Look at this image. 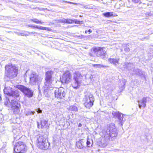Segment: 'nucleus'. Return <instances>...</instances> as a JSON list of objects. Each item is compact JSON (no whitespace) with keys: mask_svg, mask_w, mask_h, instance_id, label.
<instances>
[{"mask_svg":"<svg viewBox=\"0 0 153 153\" xmlns=\"http://www.w3.org/2000/svg\"><path fill=\"white\" fill-rule=\"evenodd\" d=\"M92 66L94 67H103V66L102 65H101L100 64H92Z\"/></svg>","mask_w":153,"mask_h":153,"instance_id":"24","label":"nucleus"},{"mask_svg":"<svg viewBox=\"0 0 153 153\" xmlns=\"http://www.w3.org/2000/svg\"><path fill=\"white\" fill-rule=\"evenodd\" d=\"M111 127V125H109L108 126V129H109Z\"/></svg>","mask_w":153,"mask_h":153,"instance_id":"31","label":"nucleus"},{"mask_svg":"<svg viewBox=\"0 0 153 153\" xmlns=\"http://www.w3.org/2000/svg\"><path fill=\"white\" fill-rule=\"evenodd\" d=\"M83 105L85 107L88 109H90L94 105V98L92 94H88L85 96L83 99Z\"/></svg>","mask_w":153,"mask_h":153,"instance_id":"5","label":"nucleus"},{"mask_svg":"<svg viewBox=\"0 0 153 153\" xmlns=\"http://www.w3.org/2000/svg\"><path fill=\"white\" fill-rule=\"evenodd\" d=\"M108 61L111 63L114 64H116L117 63H118V60L114 58H109L108 59Z\"/></svg>","mask_w":153,"mask_h":153,"instance_id":"21","label":"nucleus"},{"mask_svg":"<svg viewBox=\"0 0 153 153\" xmlns=\"http://www.w3.org/2000/svg\"><path fill=\"white\" fill-rule=\"evenodd\" d=\"M27 146L23 141H19L17 142L13 146L14 153H26L27 151Z\"/></svg>","mask_w":153,"mask_h":153,"instance_id":"1","label":"nucleus"},{"mask_svg":"<svg viewBox=\"0 0 153 153\" xmlns=\"http://www.w3.org/2000/svg\"><path fill=\"white\" fill-rule=\"evenodd\" d=\"M104 47H94L91 49V53H89L91 56H93V53L96 54L97 57H101L102 59L105 58L107 54L106 51L104 50Z\"/></svg>","mask_w":153,"mask_h":153,"instance_id":"3","label":"nucleus"},{"mask_svg":"<svg viewBox=\"0 0 153 153\" xmlns=\"http://www.w3.org/2000/svg\"><path fill=\"white\" fill-rule=\"evenodd\" d=\"M147 98L146 97H144L140 104L139 105V107L140 108H141V107H143L145 108L146 106V103L147 101Z\"/></svg>","mask_w":153,"mask_h":153,"instance_id":"18","label":"nucleus"},{"mask_svg":"<svg viewBox=\"0 0 153 153\" xmlns=\"http://www.w3.org/2000/svg\"><path fill=\"white\" fill-rule=\"evenodd\" d=\"M91 144V143L90 141L89 140V139H88L86 142V145L88 147H90V146H89V145Z\"/></svg>","mask_w":153,"mask_h":153,"instance_id":"27","label":"nucleus"},{"mask_svg":"<svg viewBox=\"0 0 153 153\" xmlns=\"http://www.w3.org/2000/svg\"><path fill=\"white\" fill-rule=\"evenodd\" d=\"M72 79V75L69 71L64 72L60 78V82L63 84H68L70 82Z\"/></svg>","mask_w":153,"mask_h":153,"instance_id":"6","label":"nucleus"},{"mask_svg":"<svg viewBox=\"0 0 153 153\" xmlns=\"http://www.w3.org/2000/svg\"><path fill=\"white\" fill-rule=\"evenodd\" d=\"M30 21L31 22L37 24H42L43 22L37 19H31Z\"/></svg>","mask_w":153,"mask_h":153,"instance_id":"20","label":"nucleus"},{"mask_svg":"<svg viewBox=\"0 0 153 153\" xmlns=\"http://www.w3.org/2000/svg\"><path fill=\"white\" fill-rule=\"evenodd\" d=\"M15 87L19 90L25 96H27L28 97H31L33 96V92L32 91L24 85H17Z\"/></svg>","mask_w":153,"mask_h":153,"instance_id":"9","label":"nucleus"},{"mask_svg":"<svg viewBox=\"0 0 153 153\" xmlns=\"http://www.w3.org/2000/svg\"><path fill=\"white\" fill-rule=\"evenodd\" d=\"M28 27H30L31 28L33 29H37L40 30H49V28H48L46 27H39L37 25H27Z\"/></svg>","mask_w":153,"mask_h":153,"instance_id":"14","label":"nucleus"},{"mask_svg":"<svg viewBox=\"0 0 153 153\" xmlns=\"http://www.w3.org/2000/svg\"><path fill=\"white\" fill-rule=\"evenodd\" d=\"M102 15L106 17H111L117 16V15H114L113 14V12H107L102 14Z\"/></svg>","mask_w":153,"mask_h":153,"instance_id":"17","label":"nucleus"},{"mask_svg":"<svg viewBox=\"0 0 153 153\" xmlns=\"http://www.w3.org/2000/svg\"><path fill=\"white\" fill-rule=\"evenodd\" d=\"M53 73V72L52 71H49L45 72V85L48 84H51L53 81L52 79V75Z\"/></svg>","mask_w":153,"mask_h":153,"instance_id":"12","label":"nucleus"},{"mask_svg":"<svg viewBox=\"0 0 153 153\" xmlns=\"http://www.w3.org/2000/svg\"><path fill=\"white\" fill-rule=\"evenodd\" d=\"M11 110L13 114H18L20 112L21 105L18 102L15 101L11 103Z\"/></svg>","mask_w":153,"mask_h":153,"instance_id":"11","label":"nucleus"},{"mask_svg":"<svg viewBox=\"0 0 153 153\" xmlns=\"http://www.w3.org/2000/svg\"><path fill=\"white\" fill-rule=\"evenodd\" d=\"M88 32V30H85V33H87Z\"/></svg>","mask_w":153,"mask_h":153,"instance_id":"33","label":"nucleus"},{"mask_svg":"<svg viewBox=\"0 0 153 153\" xmlns=\"http://www.w3.org/2000/svg\"><path fill=\"white\" fill-rule=\"evenodd\" d=\"M37 146L42 150H46L48 149L50 143L46 141V139L42 136H40L37 139Z\"/></svg>","mask_w":153,"mask_h":153,"instance_id":"4","label":"nucleus"},{"mask_svg":"<svg viewBox=\"0 0 153 153\" xmlns=\"http://www.w3.org/2000/svg\"><path fill=\"white\" fill-rule=\"evenodd\" d=\"M59 22L61 23H65L66 22L65 19L60 20Z\"/></svg>","mask_w":153,"mask_h":153,"instance_id":"28","label":"nucleus"},{"mask_svg":"<svg viewBox=\"0 0 153 153\" xmlns=\"http://www.w3.org/2000/svg\"><path fill=\"white\" fill-rule=\"evenodd\" d=\"M21 137L19 136V135L17 136L14 139V141H16L17 140H19L21 138Z\"/></svg>","mask_w":153,"mask_h":153,"instance_id":"25","label":"nucleus"},{"mask_svg":"<svg viewBox=\"0 0 153 153\" xmlns=\"http://www.w3.org/2000/svg\"><path fill=\"white\" fill-rule=\"evenodd\" d=\"M1 100V96L0 95V101Z\"/></svg>","mask_w":153,"mask_h":153,"instance_id":"34","label":"nucleus"},{"mask_svg":"<svg viewBox=\"0 0 153 153\" xmlns=\"http://www.w3.org/2000/svg\"><path fill=\"white\" fill-rule=\"evenodd\" d=\"M82 126V124L81 123H79V124L78 125V127H81Z\"/></svg>","mask_w":153,"mask_h":153,"instance_id":"32","label":"nucleus"},{"mask_svg":"<svg viewBox=\"0 0 153 153\" xmlns=\"http://www.w3.org/2000/svg\"><path fill=\"white\" fill-rule=\"evenodd\" d=\"M88 32H89V33H91L92 32V31L91 29H89L88 30Z\"/></svg>","mask_w":153,"mask_h":153,"instance_id":"30","label":"nucleus"},{"mask_svg":"<svg viewBox=\"0 0 153 153\" xmlns=\"http://www.w3.org/2000/svg\"><path fill=\"white\" fill-rule=\"evenodd\" d=\"M5 74L13 77H16L19 72L18 67L12 64L6 65L5 67Z\"/></svg>","mask_w":153,"mask_h":153,"instance_id":"2","label":"nucleus"},{"mask_svg":"<svg viewBox=\"0 0 153 153\" xmlns=\"http://www.w3.org/2000/svg\"><path fill=\"white\" fill-rule=\"evenodd\" d=\"M84 142L83 141V139H81L79 140L78 141L76 142V146L78 149H81L84 148L83 144Z\"/></svg>","mask_w":153,"mask_h":153,"instance_id":"16","label":"nucleus"},{"mask_svg":"<svg viewBox=\"0 0 153 153\" xmlns=\"http://www.w3.org/2000/svg\"><path fill=\"white\" fill-rule=\"evenodd\" d=\"M65 23L67 24H72L73 23V20L71 19H65Z\"/></svg>","mask_w":153,"mask_h":153,"instance_id":"22","label":"nucleus"},{"mask_svg":"<svg viewBox=\"0 0 153 153\" xmlns=\"http://www.w3.org/2000/svg\"><path fill=\"white\" fill-rule=\"evenodd\" d=\"M4 92L5 94L9 96L14 97L16 98L19 96L18 91H14L13 88L9 86L5 87L4 89Z\"/></svg>","mask_w":153,"mask_h":153,"instance_id":"8","label":"nucleus"},{"mask_svg":"<svg viewBox=\"0 0 153 153\" xmlns=\"http://www.w3.org/2000/svg\"><path fill=\"white\" fill-rule=\"evenodd\" d=\"M38 75H36L33 74H31L30 77V82H36L38 81Z\"/></svg>","mask_w":153,"mask_h":153,"instance_id":"15","label":"nucleus"},{"mask_svg":"<svg viewBox=\"0 0 153 153\" xmlns=\"http://www.w3.org/2000/svg\"><path fill=\"white\" fill-rule=\"evenodd\" d=\"M64 2L65 3H69V4H74L77 5L78 4L76 3H73V2H70V1H64Z\"/></svg>","mask_w":153,"mask_h":153,"instance_id":"26","label":"nucleus"},{"mask_svg":"<svg viewBox=\"0 0 153 153\" xmlns=\"http://www.w3.org/2000/svg\"><path fill=\"white\" fill-rule=\"evenodd\" d=\"M42 110H40L39 108L38 110L37 111V112L38 113H42Z\"/></svg>","mask_w":153,"mask_h":153,"instance_id":"29","label":"nucleus"},{"mask_svg":"<svg viewBox=\"0 0 153 153\" xmlns=\"http://www.w3.org/2000/svg\"><path fill=\"white\" fill-rule=\"evenodd\" d=\"M73 75V79L74 81L72 82L71 85L73 88L76 89L79 86L80 83L79 79L82 76L81 74L77 71L74 72Z\"/></svg>","mask_w":153,"mask_h":153,"instance_id":"7","label":"nucleus"},{"mask_svg":"<svg viewBox=\"0 0 153 153\" xmlns=\"http://www.w3.org/2000/svg\"><path fill=\"white\" fill-rule=\"evenodd\" d=\"M50 124L48 123V121L45 119H42L40 121L39 124L38 123V127L40 126L41 128H45L46 129H48L49 128Z\"/></svg>","mask_w":153,"mask_h":153,"instance_id":"13","label":"nucleus"},{"mask_svg":"<svg viewBox=\"0 0 153 153\" xmlns=\"http://www.w3.org/2000/svg\"><path fill=\"white\" fill-rule=\"evenodd\" d=\"M68 109L69 111L75 112L77 111L78 110L77 107L75 105L70 106Z\"/></svg>","mask_w":153,"mask_h":153,"instance_id":"19","label":"nucleus"},{"mask_svg":"<svg viewBox=\"0 0 153 153\" xmlns=\"http://www.w3.org/2000/svg\"><path fill=\"white\" fill-rule=\"evenodd\" d=\"M55 97L57 99L61 100L63 99L65 96L64 89L60 87L55 91Z\"/></svg>","mask_w":153,"mask_h":153,"instance_id":"10","label":"nucleus"},{"mask_svg":"<svg viewBox=\"0 0 153 153\" xmlns=\"http://www.w3.org/2000/svg\"><path fill=\"white\" fill-rule=\"evenodd\" d=\"M82 21H78L77 20H73V23H74L75 24L81 25L82 24Z\"/></svg>","mask_w":153,"mask_h":153,"instance_id":"23","label":"nucleus"}]
</instances>
